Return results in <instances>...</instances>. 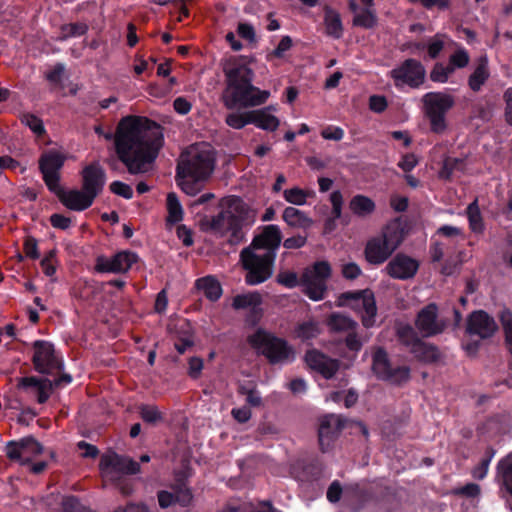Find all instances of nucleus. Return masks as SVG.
<instances>
[{
    "instance_id": "69168bd1",
    "label": "nucleus",
    "mask_w": 512,
    "mask_h": 512,
    "mask_svg": "<svg viewBox=\"0 0 512 512\" xmlns=\"http://www.w3.org/2000/svg\"><path fill=\"white\" fill-rule=\"evenodd\" d=\"M418 162V158L414 153H407L401 157V160L398 162V167L408 173L418 165Z\"/></svg>"
},
{
    "instance_id": "72a5a7b5",
    "label": "nucleus",
    "mask_w": 512,
    "mask_h": 512,
    "mask_svg": "<svg viewBox=\"0 0 512 512\" xmlns=\"http://www.w3.org/2000/svg\"><path fill=\"white\" fill-rule=\"evenodd\" d=\"M282 219L289 225L294 228H309L313 221L309 218L303 211L289 206L286 207L282 214Z\"/></svg>"
},
{
    "instance_id": "ddd939ff",
    "label": "nucleus",
    "mask_w": 512,
    "mask_h": 512,
    "mask_svg": "<svg viewBox=\"0 0 512 512\" xmlns=\"http://www.w3.org/2000/svg\"><path fill=\"white\" fill-rule=\"evenodd\" d=\"M372 371L378 379L393 384L404 383L410 378V368L407 366L393 367L386 350L382 347L377 348L373 353Z\"/></svg>"
},
{
    "instance_id": "4468645a",
    "label": "nucleus",
    "mask_w": 512,
    "mask_h": 512,
    "mask_svg": "<svg viewBox=\"0 0 512 512\" xmlns=\"http://www.w3.org/2000/svg\"><path fill=\"white\" fill-rule=\"evenodd\" d=\"M259 230L260 232L254 235L251 243L245 249H250L276 259L277 251L283 238L279 226L269 224L260 227Z\"/></svg>"
},
{
    "instance_id": "e433bc0d",
    "label": "nucleus",
    "mask_w": 512,
    "mask_h": 512,
    "mask_svg": "<svg viewBox=\"0 0 512 512\" xmlns=\"http://www.w3.org/2000/svg\"><path fill=\"white\" fill-rule=\"evenodd\" d=\"M466 213L471 231L477 234L483 233L485 226L477 198L467 206Z\"/></svg>"
},
{
    "instance_id": "a18cd8bd",
    "label": "nucleus",
    "mask_w": 512,
    "mask_h": 512,
    "mask_svg": "<svg viewBox=\"0 0 512 512\" xmlns=\"http://www.w3.org/2000/svg\"><path fill=\"white\" fill-rule=\"evenodd\" d=\"M314 194L315 193L312 190H303L299 187H293L284 190L283 197L287 202L293 205L301 206L306 204L307 198L314 196Z\"/></svg>"
},
{
    "instance_id": "aec40b11",
    "label": "nucleus",
    "mask_w": 512,
    "mask_h": 512,
    "mask_svg": "<svg viewBox=\"0 0 512 512\" xmlns=\"http://www.w3.org/2000/svg\"><path fill=\"white\" fill-rule=\"evenodd\" d=\"M81 189L92 199H96L104 190L106 172L98 162L86 165L80 172Z\"/></svg>"
},
{
    "instance_id": "13d9d810",
    "label": "nucleus",
    "mask_w": 512,
    "mask_h": 512,
    "mask_svg": "<svg viewBox=\"0 0 512 512\" xmlns=\"http://www.w3.org/2000/svg\"><path fill=\"white\" fill-rule=\"evenodd\" d=\"M449 60L452 66L461 69L469 64L470 56L464 48H460L450 55Z\"/></svg>"
},
{
    "instance_id": "423d86ee",
    "label": "nucleus",
    "mask_w": 512,
    "mask_h": 512,
    "mask_svg": "<svg viewBox=\"0 0 512 512\" xmlns=\"http://www.w3.org/2000/svg\"><path fill=\"white\" fill-rule=\"evenodd\" d=\"M248 342L265 356L270 364L291 362L295 358L292 346L285 339L277 337L262 328L249 335Z\"/></svg>"
},
{
    "instance_id": "4be33fe9",
    "label": "nucleus",
    "mask_w": 512,
    "mask_h": 512,
    "mask_svg": "<svg viewBox=\"0 0 512 512\" xmlns=\"http://www.w3.org/2000/svg\"><path fill=\"white\" fill-rule=\"evenodd\" d=\"M304 360L307 366L325 379H331L339 370V360L333 359L317 349L306 351Z\"/></svg>"
},
{
    "instance_id": "f257e3e1",
    "label": "nucleus",
    "mask_w": 512,
    "mask_h": 512,
    "mask_svg": "<svg viewBox=\"0 0 512 512\" xmlns=\"http://www.w3.org/2000/svg\"><path fill=\"white\" fill-rule=\"evenodd\" d=\"M163 145V128L154 120L144 116H126L117 125L115 153L131 175L152 170Z\"/></svg>"
},
{
    "instance_id": "052dcab7",
    "label": "nucleus",
    "mask_w": 512,
    "mask_h": 512,
    "mask_svg": "<svg viewBox=\"0 0 512 512\" xmlns=\"http://www.w3.org/2000/svg\"><path fill=\"white\" fill-rule=\"evenodd\" d=\"M330 202L332 204L333 219H340L342 216L343 196L339 190H335L330 194Z\"/></svg>"
},
{
    "instance_id": "e2e57ef3",
    "label": "nucleus",
    "mask_w": 512,
    "mask_h": 512,
    "mask_svg": "<svg viewBox=\"0 0 512 512\" xmlns=\"http://www.w3.org/2000/svg\"><path fill=\"white\" fill-rule=\"evenodd\" d=\"M388 107V102L385 96L372 95L369 98V108L375 113H382Z\"/></svg>"
},
{
    "instance_id": "09e8293b",
    "label": "nucleus",
    "mask_w": 512,
    "mask_h": 512,
    "mask_svg": "<svg viewBox=\"0 0 512 512\" xmlns=\"http://www.w3.org/2000/svg\"><path fill=\"white\" fill-rule=\"evenodd\" d=\"M250 111L240 113L232 112L226 115L225 123L233 129H242L246 125L251 124Z\"/></svg>"
},
{
    "instance_id": "5701e85b",
    "label": "nucleus",
    "mask_w": 512,
    "mask_h": 512,
    "mask_svg": "<svg viewBox=\"0 0 512 512\" xmlns=\"http://www.w3.org/2000/svg\"><path fill=\"white\" fill-rule=\"evenodd\" d=\"M418 269V261L403 253L395 255L385 267L386 273L391 278L399 280H408L413 278Z\"/></svg>"
},
{
    "instance_id": "9d476101",
    "label": "nucleus",
    "mask_w": 512,
    "mask_h": 512,
    "mask_svg": "<svg viewBox=\"0 0 512 512\" xmlns=\"http://www.w3.org/2000/svg\"><path fill=\"white\" fill-rule=\"evenodd\" d=\"M99 470L104 481L115 482L124 475L138 474L141 467L132 458L111 451L101 455Z\"/></svg>"
},
{
    "instance_id": "774afa93",
    "label": "nucleus",
    "mask_w": 512,
    "mask_h": 512,
    "mask_svg": "<svg viewBox=\"0 0 512 512\" xmlns=\"http://www.w3.org/2000/svg\"><path fill=\"white\" fill-rule=\"evenodd\" d=\"M503 99L505 102V122L508 125L512 126V87H509L505 90L503 94Z\"/></svg>"
},
{
    "instance_id": "8fccbe9b",
    "label": "nucleus",
    "mask_w": 512,
    "mask_h": 512,
    "mask_svg": "<svg viewBox=\"0 0 512 512\" xmlns=\"http://www.w3.org/2000/svg\"><path fill=\"white\" fill-rule=\"evenodd\" d=\"M139 414L141 419L148 424H156L164 418L163 414L155 405L142 404L139 407Z\"/></svg>"
},
{
    "instance_id": "f3484780",
    "label": "nucleus",
    "mask_w": 512,
    "mask_h": 512,
    "mask_svg": "<svg viewBox=\"0 0 512 512\" xmlns=\"http://www.w3.org/2000/svg\"><path fill=\"white\" fill-rule=\"evenodd\" d=\"M5 452L9 460L27 464L32 456L43 452V446L33 436H26L19 440L8 441Z\"/></svg>"
},
{
    "instance_id": "a19ab883",
    "label": "nucleus",
    "mask_w": 512,
    "mask_h": 512,
    "mask_svg": "<svg viewBox=\"0 0 512 512\" xmlns=\"http://www.w3.org/2000/svg\"><path fill=\"white\" fill-rule=\"evenodd\" d=\"M347 492L351 493V497L355 500L358 509L364 508L374 498V492L371 488L362 487L359 484L349 486Z\"/></svg>"
},
{
    "instance_id": "f8f14e48",
    "label": "nucleus",
    "mask_w": 512,
    "mask_h": 512,
    "mask_svg": "<svg viewBox=\"0 0 512 512\" xmlns=\"http://www.w3.org/2000/svg\"><path fill=\"white\" fill-rule=\"evenodd\" d=\"M33 356L31 358L34 370L44 375H54L64 369V362L54 348L46 340H36L32 343Z\"/></svg>"
},
{
    "instance_id": "a878e982",
    "label": "nucleus",
    "mask_w": 512,
    "mask_h": 512,
    "mask_svg": "<svg viewBox=\"0 0 512 512\" xmlns=\"http://www.w3.org/2000/svg\"><path fill=\"white\" fill-rule=\"evenodd\" d=\"M410 352L418 361L426 364L437 363L441 358V353L437 346L422 340L417 341L416 344L412 346V349H410Z\"/></svg>"
},
{
    "instance_id": "6ab92c4d",
    "label": "nucleus",
    "mask_w": 512,
    "mask_h": 512,
    "mask_svg": "<svg viewBox=\"0 0 512 512\" xmlns=\"http://www.w3.org/2000/svg\"><path fill=\"white\" fill-rule=\"evenodd\" d=\"M498 331L495 319L484 310H475L467 317L466 333L481 340L492 338Z\"/></svg>"
},
{
    "instance_id": "603ef678",
    "label": "nucleus",
    "mask_w": 512,
    "mask_h": 512,
    "mask_svg": "<svg viewBox=\"0 0 512 512\" xmlns=\"http://www.w3.org/2000/svg\"><path fill=\"white\" fill-rule=\"evenodd\" d=\"M238 393L246 396V402L252 407L262 404V398L255 385L242 384L238 387Z\"/></svg>"
},
{
    "instance_id": "7c9ffc66",
    "label": "nucleus",
    "mask_w": 512,
    "mask_h": 512,
    "mask_svg": "<svg viewBox=\"0 0 512 512\" xmlns=\"http://www.w3.org/2000/svg\"><path fill=\"white\" fill-rule=\"evenodd\" d=\"M300 284L304 287L303 293L313 301H320L325 298L327 292L326 283L301 275Z\"/></svg>"
},
{
    "instance_id": "9b49d317",
    "label": "nucleus",
    "mask_w": 512,
    "mask_h": 512,
    "mask_svg": "<svg viewBox=\"0 0 512 512\" xmlns=\"http://www.w3.org/2000/svg\"><path fill=\"white\" fill-rule=\"evenodd\" d=\"M388 76L392 79L394 86L398 89H401L404 86L417 89L425 82L426 69L420 60L407 58L390 70Z\"/></svg>"
},
{
    "instance_id": "49530a36",
    "label": "nucleus",
    "mask_w": 512,
    "mask_h": 512,
    "mask_svg": "<svg viewBox=\"0 0 512 512\" xmlns=\"http://www.w3.org/2000/svg\"><path fill=\"white\" fill-rule=\"evenodd\" d=\"M498 318L503 328L505 344L508 351L512 354V311L508 308H503L499 312Z\"/></svg>"
},
{
    "instance_id": "ea45409f",
    "label": "nucleus",
    "mask_w": 512,
    "mask_h": 512,
    "mask_svg": "<svg viewBox=\"0 0 512 512\" xmlns=\"http://www.w3.org/2000/svg\"><path fill=\"white\" fill-rule=\"evenodd\" d=\"M332 273L331 266L327 261H316L312 267L306 268L302 275H307L309 278L322 281H326L330 278Z\"/></svg>"
},
{
    "instance_id": "864d4df0",
    "label": "nucleus",
    "mask_w": 512,
    "mask_h": 512,
    "mask_svg": "<svg viewBox=\"0 0 512 512\" xmlns=\"http://www.w3.org/2000/svg\"><path fill=\"white\" fill-rule=\"evenodd\" d=\"M21 122L28 126L29 129L38 137H42L46 133L43 121L34 114H24L21 118Z\"/></svg>"
},
{
    "instance_id": "2eb2a0df",
    "label": "nucleus",
    "mask_w": 512,
    "mask_h": 512,
    "mask_svg": "<svg viewBox=\"0 0 512 512\" xmlns=\"http://www.w3.org/2000/svg\"><path fill=\"white\" fill-rule=\"evenodd\" d=\"M71 382L72 376L68 373L61 374L60 377L55 378L53 381L48 378L26 376L18 380L17 388L24 391H28L31 388L35 389L38 403L44 404L48 401L55 387H60L62 384H70Z\"/></svg>"
},
{
    "instance_id": "39448f33",
    "label": "nucleus",
    "mask_w": 512,
    "mask_h": 512,
    "mask_svg": "<svg viewBox=\"0 0 512 512\" xmlns=\"http://www.w3.org/2000/svg\"><path fill=\"white\" fill-rule=\"evenodd\" d=\"M403 230L396 225L386 226L382 232L370 238L364 248L365 260L373 266L385 263L401 245Z\"/></svg>"
},
{
    "instance_id": "c9c22d12",
    "label": "nucleus",
    "mask_w": 512,
    "mask_h": 512,
    "mask_svg": "<svg viewBox=\"0 0 512 512\" xmlns=\"http://www.w3.org/2000/svg\"><path fill=\"white\" fill-rule=\"evenodd\" d=\"M490 76L486 59L482 60L469 76L468 85L474 92H478Z\"/></svg>"
},
{
    "instance_id": "7ed1b4c3",
    "label": "nucleus",
    "mask_w": 512,
    "mask_h": 512,
    "mask_svg": "<svg viewBox=\"0 0 512 512\" xmlns=\"http://www.w3.org/2000/svg\"><path fill=\"white\" fill-rule=\"evenodd\" d=\"M225 87L222 102L229 110L247 109L264 104L268 90L253 85L254 71L241 58H230L223 66Z\"/></svg>"
},
{
    "instance_id": "393cba45",
    "label": "nucleus",
    "mask_w": 512,
    "mask_h": 512,
    "mask_svg": "<svg viewBox=\"0 0 512 512\" xmlns=\"http://www.w3.org/2000/svg\"><path fill=\"white\" fill-rule=\"evenodd\" d=\"M343 428L342 420L335 415L324 416L318 428L319 445L326 452Z\"/></svg>"
},
{
    "instance_id": "6e6552de",
    "label": "nucleus",
    "mask_w": 512,
    "mask_h": 512,
    "mask_svg": "<svg viewBox=\"0 0 512 512\" xmlns=\"http://www.w3.org/2000/svg\"><path fill=\"white\" fill-rule=\"evenodd\" d=\"M275 258L243 248L240 263L245 270V282L255 286L267 281L273 274Z\"/></svg>"
},
{
    "instance_id": "4c0bfd02",
    "label": "nucleus",
    "mask_w": 512,
    "mask_h": 512,
    "mask_svg": "<svg viewBox=\"0 0 512 512\" xmlns=\"http://www.w3.org/2000/svg\"><path fill=\"white\" fill-rule=\"evenodd\" d=\"M465 168V160L462 158H453L445 156L442 161V166L439 171V178L449 181L452 178L454 171H463Z\"/></svg>"
},
{
    "instance_id": "2f4dec72",
    "label": "nucleus",
    "mask_w": 512,
    "mask_h": 512,
    "mask_svg": "<svg viewBox=\"0 0 512 512\" xmlns=\"http://www.w3.org/2000/svg\"><path fill=\"white\" fill-rule=\"evenodd\" d=\"M262 304V297L260 293L248 292L244 294H238L233 298L232 307L235 310L251 308L252 312L258 314L261 309L259 306Z\"/></svg>"
},
{
    "instance_id": "6e6d98bb",
    "label": "nucleus",
    "mask_w": 512,
    "mask_h": 512,
    "mask_svg": "<svg viewBox=\"0 0 512 512\" xmlns=\"http://www.w3.org/2000/svg\"><path fill=\"white\" fill-rule=\"evenodd\" d=\"M23 251L25 256L32 260H37L40 257L38 249V241L33 236H27L24 239Z\"/></svg>"
},
{
    "instance_id": "dca6fc26",
    "label": "nucleus",
    "mask_w": 512,
    "mask_h": 512,
    "mask_svg": "<svg viewBox=\"0 0 512 512\" xmlns=\"http://www.w3.org/2000/svg\"><path fill=\"white\" fill-rule=\"evenodd\" d=\"M66 156L56 150H49L41 154L38 164L43 181L50 192L60 186L61 174Z\"/></svg>"
},
{
    "instance_id": "5fc2aeb1",
    "label": "nucleus",
    "mask_w": 512,
    "mask_h": 512,
    "mask_svg": "<svg viewBox=\"0 0 512 512\" xmlns=\"http://www.w3.org/2000/svg\"><path fill=\"white\" fill-rule=\"evenodd\" d=\"M398 336L400 341L406 345L409 346L410 349H412V346L416 344L417 341H420L421 339L418 337L416 331L411 326L407 325L398 330Z\"/></svg>"
},
{
    "instance_id": "bf43d9fd",
    "label": "nucleus",
    "mask_w": 512,
    "mask_h": 512,
    "mask_svg": "<svg viewBox=\"0 0 512 512\" xmlns=\"http://www.w3.org/2000/svg\"><path fill=\"white\" fill-rule=\"evenodd\" d=\"M277 282L286 288H294L300 284V279L293 271L280 272L277 275Z\"/></svg>"
},
{
    "instance_id": "4d7b16f0",
    "label": "nucleus",
    "mask_w": 512,
    "mask_h": 512,
    "mask_svg": "<svg viewBox=\"0 0 512 512\" xmlns=\"http://www.w3.org/2000/svg\"><path fill=\"white\" fill-rule=\"evenodd\" d=\"M110 191L118 196H121L125 199H131L133 197V189L130 185L116 180L113 181L109 186Z\"/></svg>"
},
{
    "instance_id": "412c9836",
    "label": "nucleus",
    "mask_w": 512,
    "mask_h": 512,
    "mask_svg": "<svg viewBox=\"0 0 512 512\" xmlns=\"http://www.w3.org/2000/svg\"><path fill=\"white\" fill-rule=\"evenodd\" d=\"M415 326L423 337H433L445 330L446 323L443 320H438L437 305L430 303L418 312Z\"/></svg>"
},
{
    "instance_id": "f03ea898",
    "label": "nucleus",
    "mask_w": 512,
    "mask_h": 512,
    "mask_svg": "<svg viewBox=\"0 0 512 512\" xmlns=\"http://www.w3.org/2000/svg\"><path fill=\"white\" fill-rule=\"evenodd\" d=\"M220 211L201 220V229L217 237L229 236V243L239 244L245 240L246 232L256 221L257 211L240 196L227 195L218 202Z\"/></svg>"
},
{
    "instance_id": "37998d69",
    "label": "nucleus",
    "mask_w": 512,
    "mask_h": 512,
    "mask_svg": "<svg viewBox=\"0 0 512 512\" xmlns=\"http://www.w3.org/2000/svg\"><path fill=\"white\" fill-rule=\"evenodd\" d=\"M167 210V223L176 224L183 219V209L176 193L174 192H170L167 195Z\"/></svg>"
},
{
    "instance_id": "b1692460",
    "label": "nucleus",
    "mask_w": 512,
    "mask_h": 512,
    "mask_svg": "<svg viewBox=\"0 0 512 512\" xmlns=\"http://www.w3.org/2000/svg\"><path fill=\"white\" fill-rule=\"evenodd\" d=\"M51 193L55 194L59 201L69 210L81 212L88 208H90L94 199H92L85 191L82 189H71L64 190L61 185L58 186L55 191Z\"/></svg>"
},
{
    "instance_id": "c03bdc74",
    "label": "nucleus",
    "mask_w": 512,
    "mask_h": 512,
    "mask_svg": "<svg viewBox=\"0 0 512 512\" xmlns=\"http://www.w3.org/2000/svg\"><path fill=\"white\" fill-rule=\"evenodd\" d=\"M319 324L313 320L299 323L295 328V335L302 341H309L320 334Z\"/></svg>"
},
{
    "instance_id": "3c124183",
    "label": "nucleus",
    "mask_w": 512,
    "mask_h": 512,
    "mask_svg": "<svg viewBox=\"0 0 512 512\" xmlns=\"http://www.w3.org/2000/svg\"><path fill=\"white\" fill-rule=\"evenodd\" d=\"M497 473L502 477L506 490L512 495V461L500 460L497 465Z\"/></svg>"
},
{
    "instance_id": "a211bd4d",
    "label": "nucleus",
    "mask_w": 512,
    "mask_h": 512,
    "mask_svg": "<svg viewBox=\"0 0 512 512\" xmlns=\"http://www.w3.org/2000/svg\"><path fill=\"white\" fill-rule=\"evenodd\" d=\"M138 261L139 256L135 252L123 250L111 258L98 256L95 270L99 273H126Z\"/></svg>"
},
{
    "instance_id": "338daca9",
    "label": "nucleus",
    "mask_w": 512,
    "mask_h": 512,
    "mask_svg": "<svg viewBox=\"0 0 512 512\" xmlns=\"http://www.w3.org/2000/svg\"><path fill=\"white\" fill-rule=\"evenodd\" d=\"M81 508L80 500L77 496H65L62 500V509L64 512H79Z\"/></svg>"
},
{
    "instance_id": "1a4fd4ad",
    "label": "nucleus",
    "mask_w": 512,
    "mask_h": 512,
    "mask_svg": "<svg viewBox=\"0 0 512 512\" xmlns=\"http://www.w3.org/2000/svg\"><path fill=\"white\" fill-rule=\"evenodd\" d=\"M337 305L339 307H350L352 310L361 313V322L365 328L375 325L377 306L372 290L363 289L346 291L340 294Z\"/></svg>"
},
{
    "instance_id": "c85d7f7f",
    "label": "nucleus",
    "mask_w": 512,
    "mask_h": 512,
    "mask_svg": "<svg viewBox=\"0 0 512 512\" xmlns=\"http://www.w3.org/2000/svg\"><path fill=\"white\" fill-rule=\"evenodd\" d=\"M324 26L328 36L334 39H340L343 36L344 28L341 16L330 6L324 8Z\"/></svg>"
},
{
    "instance_id": "bb28decb",
    "label": "nucleus",
    "mask_w": 512,
    "mask_h": 512,
    "mask_svg": "<svg viewBox=\"0 0 512 512\" xmlns=\"http://www.w3.org/2000/svg\"><path fill=\"white\" fill-rule=\"evenodd\" d=\"M157 499L161 509H167L176 504L186 508L192 504L193 495H190L188 491H184L180 495H176L172 491L159 490L157 492Z\"/></svg>"
},
{
    "instance_id": "c756f323",
    "label": "nucleus",
    "mask_w": 512,
    "mask_h": 512,
    "mask_svg": "<svg viewBox=\"0 0 512 512\" xmlns=\"http://www.w3.org/2000/svg\"><path fill=\"white\" fill-rule=\"evenodd\" d=\"M349 209L358 218H367L374 213L376 204L370 197L357 194L351 198Z\"/></svg>"
},
{
    "instance_id": "58836bf2",
    "label": "nucleus",
    "mask_w": 512,
    "mask_h": 512,
    "mask_svg": "<svg viewBox=\"0 0 512 512\" xmlns=\"http://www.w3.org/2000/svg\"><path fill=\"white\" fill-rule=\"evenodd\" d=\"M89 30V26L84 22H75L62 24L60 26V34L57 41L63 42L72 37H80L85 35Z\"/></svg>"
},
{
    "instance_id": "de8ad7c7",
    "label": "nucleus",
    "mask_w": 512,
    "mask_h": 512,
    "mask_svg": "<svg viewBox=\"0 0 512 512\" xmlns=\"http://www.w3.org/2000/svg\"><path fill=\"white\" fill-rule=\"evenodd\" d=\"M446 34L437 33L433 37H430L426 44L427 53L429 58L437 59L445 47Z\"/></svg>"
},
{
    "instance_id": "0eeeda50",
    "label": "nucleus",
    "mask_w": 512,
    "mask_h": 512,
    "mask_svg": "<svg viewBox=\"0 0 512 512\" xmlns=\"http://www.w3.org/2000/svg\"><path fill=\"white\" fill-rule=\"evenodd\" d=\"M422 101L431 132L444 133L447 129L446 114L455 104L454 97L442 92H428L423 96Z\"/></svg>"
},
{
    "instance_id": "0e129e2a",
    "label": "nucleus",
    "mask_w": 512,
    "mask_h": 512,
    "mask_svg": "<svg viewBox=\"0 0 512 512\" xmlns=\"http://www.w3.org/2000/svg\"><path fill=\"white\" fill-rule=\"evenodd\" d=\"M345 346L349 351L358 353L363 346L362 341L359 339L358 334L356 333V330H351L348 332L347 336L345 337Z\"/></svg>"
},
{
    "instance_id": "473e14b6",
    "label": "nucleus",
    "mask_w": 512,
    "mask_h": 512,
    "mask_svg": "<svg viewBox=\"0 0 512 512\" xmlns=\"http://www.w3.org/2000/svg\"><path fill=\"white\" fill-rule=\"evenodd\" d=\"M327 326L332 332H350L357 329L358 323L347 315L333 312L327 318Z\"/></svg>"
},
{
    "instance_id": "20e7f679",
    "label": "nucleus",
    "mask_w": 512,
    "mask_h": 512,
    "mask_svg": "<svg viewBox=\"0 0 512 512\" xmlns=\"http://www.w3.org/2000/svg\"><path fill=\"white\" fill-rule=\"evenodd\" d=\"M214 169L213 153L198 152L178 163L176 182L184 193L194 196L201 190L203 182L212 175Z\"/></svg>"
},
{
    "instance_id": "cd10ccee",
    "label": "nucleus",
    "mask_w": 512,
    "mask_h": 512,
    "mask_svg": "<svg viewBox=\"0 0 512 512\" xmlns=\"http://www.w3.org/2000/svg\"><path fill=\"white\" fill-rule=\"evenodd\" d=\"M195 288L201 291L204 296L212 302L220 299L223 292L220 282L211 275L198 278L195 281Z\"/></svg>"
},
{
    "instance_id": "f704fd0d",
    "label": "nucleus",
    "mask_w": 512,
    "mask_h": 512,
    "mask_svg": "<svg viewBox=\"0 0 512 512\" xmlns=\"http://www.w3.org/2000/svg\"><path fill=\"white\" fill-rule=\"evenodd\" d=\"M251 124L256 125L258 128L266 131H275L279 127V119L267 113V109L251 110L250 111Z\"/></svg>"
},
{
    "instance_id": "680f3d73",
    "label": "nucleus",
    "mask_w": 512,
    "mask_h": 512,
    "mask_svg": "<svg viewBox=\"0 0 512 512\" xmlns=\"http://www.w3.org/2000/svg\"><path fill=\"white\" fill-rule=\"evenodd\" d=\"M188 375L192 379H198L204 367L203 359L200 357H191L188 361Z\"/></svg>"
},
{
    "instance_id": "79ce46f5",
    "label": "nucleus",
    "mask_w": 512,
    "mask_h": 512,
    "mask_svg": "<svg viewBox=\"0 0 512 512\" xmlns=\"http://www.w3.org/2000/svg\"><path fill=\"white\" fill-rule=\"evenodd\" d=\"M371 8L372 7L365 6L360 13H357L353 17V26L364 29H373L377 25L378 19L375 11Z\"/></svg>"
}]
</instances>
